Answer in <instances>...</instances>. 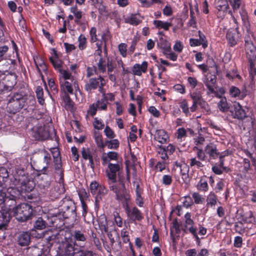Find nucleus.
I'll list each match as a JSON object with an SVG mask.
<instances>
[{
    "label": "nucleus",
    "mask_w": 256,
    "mask_h": 256,
    "mask_svg": "<svg viewBox=\"0 0 256 256\" xmlns=\"http://www.w3.org/2000/svg\"><path fill=\"white\" fill-rule=\"evenodd\" d=\"M118 153L114 151H110L107 153L104 152L101 156L102 164L105 166L110 162L111 160H117Z\"/></svg>",
    "instance_id": "obj_21"
},
{
    "label": "nucleus",
    "mask_w": 256,
    "mask_h": 256,
    "mask_svg": "<svg viewBox=\"0 0 256 256\" xmlns=\"http://www.w3.org/2000/svg\"><path fill=\"white\" fill-rule=\"evenodd\" d=\"M244 48L246 56L256 54V47L253 42L244 44Z\"/></svg>",
    "instance_id": "obj_41"
},
{
    "label": "nucleus",
    "mask_w": 256,
    "mask_h": 256,
    "mask_svg": "<svg viewBox=\"0 0 256 256\" xmlns=\"http://www.w3.org/2000/svg\"><path fill=\"white\" fill-rule=\"evenodd\" d=\"M233 118L242 120L247 117L245 110L239 103L234 104V110H230Z\"/></svg>",
    "instance_id": "obj_17"
},
{
    "label": "nucleus",
    "mask_w": 256,
    "mask_h": 256,
    "mask_svg": "<svg viewBox=\"0 0 256 256\" xmlns=\"http://www.w3.org/2000/svg\"><path fill=\"white\" fill-rule=\"evenodd\" d=\"M236 31L237 32H236V30H228L227 31L226 38L228 41V44L231 47L234 46L238 44V30Z\"/></svg>",
    "instance_id": "obj_19"
},
{
    "label": "nucleus",
    "mask_w": 256,
    "mask_h": 256,
    "mask_svg": "<svg viewBox=\"0 0 256 256\" xmlns=\"http://www.w3.org/2000/svg\"><path fill=\"white\" fill-rule=\"evenodd\" d=\"M189 160L190 168L199 169L204 166L200 160H197L196 158H191Z\"/></svg>",
    "instance_id": "obj_47"
},
{
    "label": "nucleus",
    "mask_w": 256,
    "mask_h": 256,
    "mask_svg": "<svg viewBox=\"0 0 256 256\" xmlns=\"http://www.w3.org/2000/svg\"><path fill=\"white\" fill-rule=\"evenodd\" d=\"M246 58L248 62L249 68L251 72L254 68H256L254 67L256 60V54L247 56Z\"/></svg>",
    "instance_id": "obj_58"
},
{
    "label": "nucleus",
    "mask_w": 256,
    "mask_h": 256,
    "mask_svg": "<svg viewBox=\"0 0 256 256\" xmlns=\"http://www.w3.org/2000/svg\"><path fill=\"white\" fill-rule=\"evenodd\" d=\"M104 148L107 147L109 149L117 150L120 146V142L117 139L106 140L104 142Z\"/></svg>",
    "instance_id": "obj_40"
},
{
    "label": "nucleus",
    "mask_w": 256,
    "mask_h": 256,
    "mask_svg": "<svg viewBox=\"0 0 256 256\" xmlns=\"http://www.w3.org/2000/svg\"><path fill=\"white\" fill-rule=\"evenodd\" d=\"M154 140L161 144L167 143L169 140V136L167 132L164 130H158L154 135Z\"/></svg>",
    "instance_id": "obj_22"
},
{
    "label": "nucleus",
    "mask_w": 256,
    "mask_h": 256,
    "mask_svg": "<svg viewBox=\"0 0 256 256\" xmlns=\"http://www.w3.org/2000/svg\"><path fill=\"white\" fill-rule=\"evenodd\" d=\"M108 58L104 57L95 58V60L98 62L96 63V68L98 70L100 73H104L106 70V64L108 63Z\"/></svg>",
    "instance_id": "obj_29"
},
{
    "label": "nucleus",
    "mask_w": 256,
    "mask_h": 256,
    "mask_svg": "<svg viewBox=\"0 0 256 256\" xmlns=\"http://www.w3.org/2000/svg\"><path fill=\"white\" fill-rule=\"evenodd\" d=\"M126 22L130 24L136 26L139 24L141 21L136 18L135 14H132L126 19Z\"/></svg>",
    "instance_id": "obj_62"
},
{
    "label": "nucleus",
    "mask_w": 256,
    "mask_h": 256,
    "mask_svg": "<svg viewBox=\"0 0 256 256\" xmlns=\"http://www.w3.org/2000/svg\"><path fill=\"white\" fill-rule=\"evenodd\" d=\"M17 200L10 199V198L6 197L4 202L2 204H4L6 208V212H8L10 214V216L11 214H13L14 212V209L17 207L16 202Z\"/></svg>",
    "instance_id": "obj_20"
},
{
    "label": "nucleus",
    "mask_w": 256,
    "mask_h": 256,
    "mask_svg": "<svg viewBox=\"0 0 256 256\" xmlns=\"http://www.w3.org/2000/svg\"><path fill=\"white\" fill-rule=\"evenodd\" d=\"M110 189L116 194V199L126 204H128L130 197L124 184L112 185L110 187Z\"/></svg>",
    "instance_id": "obj_10"
},
{
    "label": "nucleus",
    "mask_w": 256,
    "mask_h": 256,
    "mask_svg": "<svg viewBox=\"0 0 256 256\" xmlns=\"http://www.w3.org/2000/svg\"><path fill=\"white\" fill-rule=\"evenodd\" d=\"M10 216L8 212H4L0 210V230H4L7 228L8 223L10 221Z\"/></svg>",
    "instance_id": "obj_26"
},
{
    "label": "nucleus",
    "mask_w": 256,
    "mask_h": 256,
    "mask_svg": "<svg viewBox=\"0 0 256 256\" xmlns=\"http://www.w3.org/2000/svg\"><path fill=\"white\" fill-rule=\"evenodd\" d=\"M198 34L199 36L198 40H200V42H202V46L204 48H206L208 46V42L206 40L205 35L200 31H198Z\"/></svg>",
    "instance_id": "obj_60"
},
{
    "label": "nucleus",
    "mask_w": 256,
    "mask_h": 256,
    "mask_svg": "<svg viewBox=\"0 0 256 256\" xmlns=\"http://www.w3.org/2000/svg\"><path fill=\"white\" fill-rule=\"evenodd\" d=\"M36 93L38 103L42 105L44 103V90L42 87L40 86H37Z\"/></svg>",
    "instance_id": "obj_43"
},
{
    "label": "nucleus",
    "mask_w": 256,
    "mask_h": 256,
    "mask_svg": "<svg viewBox=\"0 0 256 256\" xmlns=\"http://www.w3.org/2000/svg\"><path fill=\"white\" fill-rule=\"evenodd\" d=\"M216 77L214 74L210 73L207 74L204 76L202 82L205 86L214 85L216 83Z\"/></svg>",
    "instance_id": "obj_36"
},
{
    "label": "nucleus",
    "mask_w": 256,
    "mask_h": 256,
    "mask_svg": "<svg viewBox=\"0 0 256 256\" xmlns=\"http://www.w3.org/2000/svg\"><path fill=\"white\" fill-rule=\"evenodd\" d=\"M192 198L194 200V202L196 204H202L205 200L204 198L198 192H194L192 194Z\"/></svg>",
    "instance_id": "obj_56"
},
{
    "label": "nucleus",
    "mask_w": 256,
    "mask_h": 256,
    "mask_svg": "<svg viewBox=\"0 0 256 256\" xmlns=\"http://www.w3.org/2000/svg\"><path fill=\"white\" fill-rule=\"evenodd\" d=\"M64 106L67 110L74 112V103L70 96V94H63L62 96Z\"/></svg>",
    "instance_id": "obj_30"
},
{
    "label": "nucleus",
    "mask_w": 256,
    "mask_h": 256,
    "mask_svg": "<svg viewBox=\"0 0 256 256\" xmlns=\"http://www.w3.org/2000/svg\"><path fill=\"white\" fill-rule=\"evenodd\" d=\"M208 178L206 176H203L200 178L199 181L196 186L197 190L200 192H206L209 190L208 185Z\"/></svg>",
    "instance_id": "obj_24"
},
{
    "label": "nucleus",
    "mask_w": 256,
    "mask_h": 256,
    "mask_svg": "<svg viewBox=\"0 0 256 256\" xmlns=\"http://www.w3.org/2000/svg\"><path fill=\"white\" fill-rule=\"evenodd\" d=\"M153 24L154 25L156 28L160 30L163 29L167 31L169 30L170 28L172 26V24L168 22H164L160 20H154Z\"/></svg>",
    "instance_id": "obj_33"
},
{
    "label": "nucleus",
    "mask_w": 256,
    "mask_h": 256,
    "mask_svg": "<svg viewBox=\"0 0 256 256\" xmlns=\"http://www.w3.org/2000/svg\"><path fill=\"white\" fill-rule=\"evenodd\" d=\"M194 151H196V156L198 158L202 161H204L206 160V154L202 148H198V146H194Z\"/></svg>",
    "instance_id": "obj_51"
},
{
    "label": "nucleus",
    "mask_w": 256,
    "mask_h": 256,
    "mask_svg": "<svg viewBox=\"0 0 256 256\" xmlns=\"http://www.w3.org/2000/svg\"><path fill=\"white\" fill-rule=\"evenodd\" d=\"M36 100L28 98V94L24 90L14 92L8 100L7 111L8 113L16 114L22 109L26 112H32L36 108Z\"/></svg>",
    "instance_id": "obj_2"
},
{
    "label": "nucleus",
    "mask_w": 256,
    "mask_h": 256,
    "mask_svg": "<svg viewBox=\"0 0 256 256\" xmlns=\"http://www.w3.org/2000/svg\"><path fill=\"white\" fill-rule=\"evenodd\" d=\"M106 81L101 76L98 77L90 78L88 82L84 86V90L88 94H91L94 90H98L100 93H103L104 86Z\"/></svg>",
    "instance_id": "obj_7"
},
{
    "label": "nucleus",
    "mask_w": 256,
    "mask_h": 256,
    "mask_svg": "<svg viewBox=\"0 0 256 256\" xmlns=\"http://www.w3.org/2000/svg\"><path fill=\"white\" fill-rule=\"evenodd\" d=\"M204 151L206 155L208 156L209 162L217 159L220 155L216 145L212 142L208 144L204 148Z\"/></svg>",
    "instance_id": "obj_14"
},
{
    "label": "nucleus",
    "mask_w": 256,
    "mask_h": 256,
    "mask_svg": "<svg viewBox=\"0 0 256 256\" xmlns=\"http://www.w3.org/2000/svg\"><path fill=\"white\" fill-rule=\"evenodd\" d=\"M126 214L131 222H134L136 220L140 222L144 218L142 212L136 206L131 210L128 208Z\"/></svg>",
    "instance_id": "obj_18"
},
{
    "label": "nucleus",
    "mask_w": 256,
    "mask_h": 256,
    "mask_svg": "<svg viewBox=\"0 0 256 256\" xmlns=\"http://www.w3.org/2000/svg\"><path fill=\"white\" fill-rule=\"evenodd\" d=\"M158 154L160 155V158L164 160H168L169 156L165 150V146L162 145L158 146Z\"/></svg>",
    "instance_id": "obj_46"
},
{
    "label": "nucleus",
    "mask_w": 256,
    "mask_h": 256,
    "mask_svg": "<svg viewBox=\"0 0 256 256\" xmlns=\"http://www.w3.org/2000/svg\"><path fill=\"white\" fill-rule=\"evenodd\" d=\"M108 164V168L106 170V176L112 182L114 183L116 182L117 172L122 168V165L118 162L116 164L109 162Z\"/></svg>",
    "instance_id": "obj_12"
},
{
    "label": "nucleus",
    "mask_w": 256,
    "mask_h": 256,
    "mask_svg": "<svg viewBox=\"0 0 256 256\" xmlns=\"http://www.w3.org/2000/svg\"><path fill=\"white\" fill-rule=\"evenodd\" d=\"M242 172L244 174H248L252 170L250 160L248 158H244L242 160Z\"/></svg>",
    "instance_id": "obj_50"
},
{
    "label": "nucleus",
    "mask_w": 256,
    "mask_h": 256,
    "mask_svg": "<svg viewBox=\"0 0 256 256\" xmlns=\"http://www.w3.org/2000/svg\"><path fill=\"white\" fill-rule=\"evenodd\" d=\"M34 61L38 72L40 75L42 76L40 67L43 71H46L47 70L46 66L44 60L42 58L37 56L36 59H34Z\"/></svg>",
    "instance_id": "obj_34"
},
{
    "label": "nucleus",
    "mask_w": 256,
    "mask_h": 256,
    "mask_svg": "<svg viewBox=\"0 0 256 256\" xmlns=\"http://www.w3.org/2000/svg\"><path fill=\"white\" fill-rule=\"evenodd\" d=\"M34 138L39 140H44L48 137V131L44 126H38L34 134Z\"/></svg>",
    "instance_id": "obj_27"
},
{
    "label": "nucleus",
    "mask_w": 256,
    "mask_h": 256,
    "mask_svg": "<svg viewBox=\"0 0 256 256\" xmlns=\"http://www.w3.org/2000/svg\"><path fill=\"white\" fill-rule=\"evenodd\" d=\"M60 92L63 94H74V88H78L77 81L74 80L73 82L69 81L60 82Z\"/></svg>",
    "instance_id": "obj_13"
},
{
    "label": "nucleus",
    "mask_w": 256,
    "mask_h": 256,
    "mask_svg": "<svg viewBox=\"0 0 256 256\" xmlns=\"http://www.w3.org/2000/svg\"><path fill=\"white\" fill-rule=\"evenodd\" d=\"M180 108L182 110V112L186 116H190L192 112L190 110V107L188 106V100L186 99H182L178 102Z\"/></svg>",
    "instance_id": "obj_37"
},
{
    "label": "nucleus",
    "mask_w": 256,
    "mask_h": 256,
    "mask_svg": "<svg viewBox=\"0 0 256 256\" xmlns=\"http://www.w3.org/2000/svg\"><path fill=\"white\" fill-rule=\"evenodd\" d=\"M101 94H102V98L98 100L95 103L97 104H102V106H100V110H106L108 102L105 97V90H104V92Z\"/></svg>",
    "instance_id": "obj_44"
},
{
    "label": "nucleus",
    "mask_w": 256,
    "mask_h": 256,
    "mask_svg": "<svg viewBox=\"0 0 256 256\" xmlns=\"http://www.w3.org/2000/svg\"><path fill=\"white\" fill-rule=\"evenodd\" d=\"M69 236L72 239V244L80 247H84L87 239L85 230H74L72 234L68 232Z\"/></svg>",
    "instance_id": "obj_11"
},
{
    "label": "nucleus",
    "mask_w": 256,
    "mask_h": 256,
    "mask_svg": "<svg viewBox=\"0 0 256 256\" xmlns=\"http://www.w3.org/2000/svg\"><path fill=\"white\" fill-rule=\"evenodd\" d=\"M94 138L98 147L104 149V145L102 135L99 133H95L94 134Z\"/></svg>",
    "instance_id": "obj_49"
},
{
    "label": "nucleus",
    "mask_w": 256,
    "mask_h": 256,
    "mask_svg": "<svg viewBox=\"0 0 256 256\" xmlns=\"http://www.w3.org/2000/svg\"><path fill=\"white\" fill-rule=\"evenodd\" d=\"M47 225L46 222L42 217L38 218L34 224V228L38 230H42L46 228Z\"/></svg>",
    "instance_id": "obj_48"
},
{
    "label": "nucleus",
    "mask_w": 256,
    "mask_h": 256,
    "mask_svg": "<svg viewBox=\"0 0 256 256\" xmlns=\"http://www.w3.org/2000/svg\"><path fill=\"white\" fill-rule=\"evenodd\" d=\"M60 75L59 78V81L60 80L62 82L64 81H68L70 80L72 82H73L74 80H75L74 79V76H72L71 72H70L68 70L61 69L58 71Z\"/></svg>",
    "instance_id": "obj_31"
},
{
    "label": "nucleus",
    "mask_w": 256,
    "mask_h": 256,
    "mask_svg": "<svg viewBox=\"0 0 256 256\" xmlns=\"http://www.w3.org/2000/svg\"><path fill=\"white\" fill-rule=\"evenodd\" d=\"M190 96L192 100V104L190 107V110L192 112H196L198 109V106L208 111L210 108L208 102L205 101L202 97V94L200 92H194L190 94Z\"/></svg>",
    "instance_id": "obj_8"
},
{
    "label": "nucleus",
    "mask_w": 256,
    "mask_h": 256,
    "mask_svg": "<svg viewBox=\"0 0 256 256\" xmlns=\"http://www.w3.org/2000/svg\"><path fill=\"white\" fill-rule=\"evenodd\" d=\"M188 24L190 26L193 28H196V17L194 16V10L191 4H190V20L188 22Z\"/></svg>",
    "instance_id": "obj_52"
},
{
    "label": "nucleus",
    "mask_w": 256,
    "mask_h": 256,
    "mask_svg": "<svg viewBox=\"0 0 256 256\" xmlns=\"http://www.w3.org/2000/svg\"><path fill=\"white\" fill-rule=\"evenodd\" d=\"M176 136L178 140H182L187 136V130L184 128H178L176 132Z\"/></svg>",
    "instance_id": "obj_59"
},
{
    "label": "nucleus",
    "mask_w": 256,
    "mask_h": 256,
    "mask_svg": "<svg viewBox=\"0 0 256 256\" xmlns=\"http://www.w3.org/2000/svg\"><path fill=\"white\" fill-rule=\"evenodd\" d=\"M100 73L96 66H88L86 68V78H90L94 74L98 75Z\"/></svg>",
    "instance_id": "obj_53"
},
{
    "label": "nucleus",
    "mask_w": 256,
    "mask_h": 256,
    "mask_svg": "<svg viewBox=\"0 0 256 256\" xmlns=\"http://www.w3.org/2000/svg\"><path fill=\"white\" fill-rule=\"evenodd\" d=\"M218 108L221 112H226L230 109V104L225 97L222 98L218 103Z\"/></svg>",
    "instance_id": "obj_38"
},
{
    "label": "nucleus",
    "mask_w": 256,
    "mask_h": 256,
    "mask_svg": "<svg viewBox=\"0 0 256 256\" xmlns=\"http://www.w3.org/2000/svg\"><path fill=\"white\" fill-rule=\"evenodd\" d=\"M7 192L8 194L6 197L10 198V199L14 200H18L24 196H23L24 192L21 190L20 189H18V188L16 187H10L7 190Z\"/></svg>",
    "instance_id": "obj_23"
},
{
    "label": "nucleus",
    "mask_w": 256,
    "mask_h": 256,
    "mask_svg": "<svg viewBox=\"0 0 256 256\" xmlns=\"http://www.w3.org/2000/svg\"><path fill=\"white\" fill-rule=\"evenodd\" d=\"M100 186V184L96 180H93L90 182V190L92 195H96L98 194V190Z\"/></svg>",
    "instance_id": "obj_54"
},
{
    "label": "nucleus",
    "mask_w": 256,
    "mask_h": 256,
    "mask_svg": "<svg viewBox=\"0 0 256 256\" xmlns=\"http://www.w3.org/2000/svg\"><path fill=\"white\" fill-rule=\"evenodd\" d=\"M182 202L183 206L186 208H189L193 205L194 202L192 198L190 196H185Z\"/></svg>",
    "instance_id": "obj_64"
},
{
    "label": "nucleus",
    "mask_w": 256,
    "mask_h": 256,
    "mask_svg": "<svg viewBox=\"0 0 256 256\" xmlns=\"http://www.w3.org/2000/svg\"><path fill=\"white\" fill-rule=\"evenodd\" d=\"M101 94H102V98L98 100L95 103L97 104H102V106H100V110H106L108 102L105 97V90H104V92Z\"/></svg>",
    "instance_id": "obj_45"
},
{
    "label": "nucleus",
    "mask_w": 256,
    "mask_h": 256,
    "mask_svg": "<svg viewBox=\"0 0 256 256\" xmlns=\"http://www.w3.org/2000/svg\"><path fill=\"white\" fill-rule=\"evenodd\" d=\"M192 215L190 212H188L184 216V224L182 230L187 233L188 232L190 233L191 230H197V228L194 226V222L192 218Z\"/></svg>",
    "instance_id": "obj_16"
},
{
    "label": "nucleus",
    "mask_w": 256,
    "mask_h": 256,
    "mask_svg": "<svg viewBox=\"0 0 256 256\" xmlns=\"http://www.w3.org/2000/svg\"><path fill=\"white\" fill-rule=\"evenodd\" d=\"M13 216L19 221L26 222L30 219L33 215L34 209L30 204L22 203L14 209Z\"/></svg>",
    "instance_id": "obj_6"
},
{
    "label": "nucleus",
    "mask_w": 256,
    "mask_h": 256,
    "mask_svg": "<svg viewBox=\"0 0 256 256\" xmlns=\"http://www.w3.org/2000/svg\"><path fill=\"white\" fill-rule=\"evenodd\" d=\"M2 80L7 89V92L11 91L16 84L17 76L14 72H9L6 69L0 72Z\"/></svg>",
    "instance_id": "obj_9"
},
{
    "label": "nucleus",
    "mask_w": 256,
    "mask_h": 256,
    "mask_svg": "<svg viewBox=\"0 0 256 256\" xmlns=\"http://www.w3.org/2000/svg\"><path fill=\"white\" fill-rule=\"evenodd\" d=\"M78 48L82 50L86 47V38L83 34H80L78 38Z\"/></svg>",
    "instance_id": "obj_57"
},
{
    "label": "nucleus",
    "mask_w": 256,
    "mask_h": 256,
    "mask_svg": "<svg viewBox=\"0 0 256 256\" xmlns=\"http://www.w3.org/2000/svg\"><path fill=\"white\" fill-rule=\"evenodd\" d=\"M12 177L10 178V184L19 188L26 194L28 199L32 200L35 197L30 194L34 188L36 184L32 178L29 176L26 170L21 166H17L12 170Z\"/></svg>",
    "instance_id": "obj_1"
},
{
    "label": "nucleus",
    "mask_w": 256,
    "mask_h": 256,
    "mask_svg": "<svg viewBox=\"0 0 256 256\" xmlns=\"http://www.w3.org/2000/svg\"><path fill=\"white\" fill-rule=\"evenodd\" d=\"M98 106L96 103H93L89 106L88 109L87 110L88 114L91 116L94 117L96 114L97 110H98Z\"/></svg>",
    "instance_id": "obj_61"
},
{
    "label": "nucleus",
    "mask_w": 256,
    "mask_h": 256,
    "mask_svg": "<svg viewBox=\"0 0 256 256\" xmlns=\"http://www.w3.org/2000/svg\"><path fill=\"white\" fill-rule=\"evenodd\" d=\"M216 8L218 10L217 15L219 18H223L227 13L229 8V5L227 0H218L216 3Z\"/></svg>",
    "instance_id": "obj_15"
},
{
    "label": "nucleus",
    "mask_w": 256,
    "mask_h": 256,
    "mask_svg": "<svg viewBox=\"0 0 256 256\" xmlns=\"http://www.w3.org/2000/svg\"><path fill=\"white\" fill-rule=\"evenodd\" d=\"M218 200L217 196L214 192H210L206 199L207 208L215 206Z\"/></svg>",
    "instance_id": "obj_35"
},
{
    "label": "nucleus",
    "mask_w": 256,
    "mask_h": 256,
    "mask_svg": "<svg viewBox=\"0 0 256 256\" xmlns=\"http://www.w3.org/2000/svg\"><path fill=\"white\" fill-rule=\"evenodd\" d=\"M226 77L230 80H232L234 78H238V79L241 78L240 75L237 74V70L234 69L230 70L226 74Z\"/></svg>",
    "instance_id": "obj_63"
},
{
    "label": "nucleus",
    "mask_w": 256,
    "mask_h": 256,
    "mask_svg": "<svg viewBox=\"0 0 256 256\" xmlns=\"http://www.w3.org/2000/svg\"><path fill=\"white\" fill-rule=\"evenodd\" d=\"M56 236L52 234L46 238V246L50 250L53 246L58 245L56 256H74L75 254L74 246L72 244V239L70 236H64V240L58 244Z\"/></svg>",
    "instance_id": "obj_4"
},
{
    "label": "nucleus",
    "mask_w": 256,
    "mask_h": 256,
    "mask_svg": "<svg viewBox=\"0 0 256 256\" xmlns=\"http://www.w3.org/2000/svg\"><path fill=\"white\" fill-rule=\"evenodd\" d=\"M64 220L61 214L58 212L51 218L52 226L56 228H61L64 224Z\"/></svg>",
    "instance_id": "obj_25"
},
{
    "label": "nucleus",
    "mask_w": 256,
    "mask_h": 256,
    "mask_svg": "<svg viewBox=\"0 0 256 256\" xmlns=\"http://www.w3.org/2000/svg\"><path fill=\"white\" fill-rule=\"evenodd\" d=\"M40 154L43 157V162L46 164L42 170L38 171V176L42 174H48L50 171L54 168L55 172L60 176V181H64V172L60 152L58 148H53L48 152L44 149L40 150Z\"/></svg>",
    "instance_id": "obj_3"
},
{
    "label": "nucleus",
    "mask_w": 256,
    "mask_h": 256,
    "mask_svg": "<svg viewBox=\"0 0 256 256\" xmlns=\"http://www.w3.org/2000/svg\"><path fill=\"white\" fill-rule=\"evenodd\" d=\"M49 60L55 70L58 72L60 70L62 69V68L63 62L60 59V58H54L52 57H50Z\"/></svg>",
    "instance_id": "obj_42"
},
{
    "label": "nucleus",
    "mask_w": 256,
    "mask_h": 256,
    "mask_svg": "<svg viewBox=\"0 0 256 256\" xmlns=\"http://www.w3.org/2000/svg\"><path fill=\"white\" fill-rule=\"evenodd\" d=\"M158 46L163 50V54H166V52H170L171 50L170 42L165 38L161 37L157 42Z\"/></svg>",
    "instance_id": "obj_28"
},
{
    "label": "nucleus",
    "mask_w": 256,
    "mask_h": 256,
    "mask_svg": "<svg viewBox=\"0 0 256 256\" xmlns=\"http://www.w3.org/2000/svg\"><path fill=\"white\" fill-rule=\"evenodd\" d=\"M61 208L59 210V214L64 220L70 219L75 221L76 218V206L73 200L66 197L60 202Z\"/></svg>",
    "instance_id": "obj_5"
},
{
    "label": "nucleus",
    "mask_w": 256,
    "mask_h": 256,
    "mask_svg": "<svg viewBox=\"0 0 256 256\" xmlns=\"http://www.w3.org/2000/svg\"><path fill=\"white\" fill-rule=\"evenodd\" d=\"M9 50V48L7 46H0V72L3 70V68H1V62L3 60L8 59L10 56H7V52Z\"/></svg>",
    "instance_id": "obj_39"
},
{
    "label": "nucleus",
    "mask_w": 256,
    "mask_h": 256,
    "mask_svg": "<svg viewBox=\"0 0 256 256\" xmlns=\"http://www.w3.org/2000/svg\"><path fill=\"white\" fill-rule=\"evenodd\" d=\"M188 82L192 88H194L197 86L203 88V84L199 83L196 78L190 76L188 78Z\"/></svg>",
    "instance_id": "obj_55"
},
{
    "label": "nucleus",
    "mask_w": 256,
    "mask_h": 256,
    "mask_svg": "<svg viewBox=\"0 0 256 256\" xmlns=\"http://www.w3.org/2000/svg\"><path fill=\"white\" fill-rule=\"evenodd\" d=\"M30 240V234L28 232H24L20 234L18 238V244L21 246L29 244Z\"/></svg>",
    "instance_id": "obj_32"
}]
</instances>
